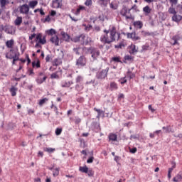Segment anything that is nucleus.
I'll return each mask as SVG.
<instances>
[{"mask_svg": "<svg viewBox=\"0 0 182 182\" xmlns=\"http://www.w3.org/2000/svg\"><path fill=\"white\" fill-rule=\"evenodd\" d=\"M104 34L100 36V42L106 45H110L112 42L116 41V36H117V41H120V33L117 32V29L114 26H110L109 30L105 29L103 31Z\"/></svg>", "mask_w": 182, "mask_h": 182, "instance_id": "f257e3e1", "label": "nucleus"}, {"mask_svg": "<svg viewBox=\"0 0 182 182\" xmlns=\"http://www.w3.org/2000/svg\"><path fill=\"white\" fill-rule=\"evenodd\" d=\"M75 42H80L81 45H89L92 42V38L85 36V34H81L80 36H77L74 38Z\"/></svg>", "mask_w": 182, "mask_h": 182, "instance_id": "f03ea898", "label": "nucleus"}, {"mask_svg": "<svg viewBox=\"0 0 182 182\" xmlns=\"http://www.w3.org/2000/svg\"><path fill=\"white\" fill-rule=\"evenodd\" d=\"M120 15H122V16H125L126 19H131V20L134 19V16H133V15H132L131 13L129 14V9H127V7L126 6H124L121 9Z\"/></svg>", "mask_w": 182, "mask_h": 182, "instance_id": "7ed1b4c3", "label": "nucleus"}, {"mask_svg": "<svg viewBox=\"0 0 182 182\" xmlns=\"http://www.w3.org/2000/svg\"><path fill=\"white\" fill-rule=\"evenodd\" d=\"M19 50L18 48H11L10 50L6 53V59H12V58H15V56L19 55Z\"/></svg>", "mask_w": 182, "mask_h": 182, "instance_id": "20e7f679", "label": "nucleus"}, {"mask_svg": "<svg viewBox=\"0 0 182 182\" xmlns=\"http://www.w3.org/2000/svg\"><path fill=\"white\" fill-rule=\"evenodd\" d=\"M89 50L91 53L92 58L96 60L100 56V50L95 48H90Z\"/></svg>", "mask_w": 182, "mask_h": 182, "instance_id": "39448f33", "label": "nucleus"}, {"mask_svg": "<svg viewBox=\"0 0 182 182\" xmlns=\"http://www.w3.org/2000/svg\"><path fill=\"white\" fill-rule=\"evenodd\" d=\"M35 42L41 43V45L46 44V36H43L42 33H39L36 35Z\"/></svg>", "mask_w": 182, "mask_h": 182, "instance_id": "423d86ee", "label": "nucleus"}, {"mask_svg": "<svg viewBox=\"0 0 182 182\" xmlns=\"http://www.w3.org/2000/svg\"><path fill=\"white\" fill-rule=\"evenodd\" d=\"M109 72V68L97 73V79H106L107 77V73Z\"/></svg>", "mask_w": 182, "mask_h": 182, "instance_id": "0eeeda50", "label": "nucleus"}, {"mask_svg": "<svg viewBox=\"0 0 182 182\" xmlns=\"http://www.w3.org/2000/svg\"><path fill=\"white\" fill-rule=\"evenodd\" d=\"M86 57L85 55H81L76 60V66H86Z\"/></svg>", "mask_w": 182, "mask_h": 182, "instance_id": "6e6552de", "label": "nucleus"}, {"mask_svg": "<svg viewBox=\"0 0 182 182\" xmlns=\"http://www.w3.org/2000/svg\"><path fill=\"white\" fill-rule=\"evenodd\" d=\"M19 12L23 15H28V14H29V6L28 4H23L20 6Z\"/></svg>", "mask_w": 182, "mask_h": 182, "instance_id": "1a4fd4ad", "label": "nucleus"}, {"mask_svg": "<svg viewBox=\"0 0 182 182\" xmlns=\"http://www.w3.org/2000/svg\"><path fill=\"white\" fill-rule=\"evenodd\" d=\"M13 28H14V27H12V26H4V25L0 26L1 32H2V31H5V32H6V33L12 34V33H13L12 29Z\"/></svg>", "mask_w": 182, "mask_h": 182, "instance_id": "9d476101", "label": "nucleus"}, {"mask_svg": "<svg viewBox=\"0 0 182 182\" xmlns=\"http://www.w3.org/2000/svg\"><path fill=\"white\" fill-rule=\"evenodd\" d=\"M128 39H132V41H140V37H139L136 32L127 33Z\"/></svg>", "mask_w": 182, "mask_h": 182, "instance_id": "9b49d317", "label": "nucleus"}, {"mask_svg": "<svg viewBox=\"0 0 182 182\" xmlns=\"http://www.w3.org/2000/svg\"><path fill=\"white\" fill-rule=\"evenodd\" d=\"M50 42H51V43H53V45H55V46H59V37H58V36L56 35L53 36L50 39Z\"/></svg>", "mask_w": 182, "mask_h": 182, "instance_id": "f8f14e48", "label": "nucleus"}, {"mask_svg": "<svg viewBox=\"0 0 182 182\" xmlns=\"http://www.w3.org/2000/svg\"><path fill=\"white\" fill-rule=\"evenodd\" d=\"M127 43H126V40L122 39L119 44L115 45L114 48L115 49H123V48H124L126 46Z\"/></svg>", "mask_w": 182, "mask_h": 182, "instance_id": "ddd939ff", "label": "nucleus"}, {"mask_svg": "<svg viewBox=\"0 0 182 182\" xmlns=\"http://www.w3.org/2000/svg\"><path fill=\"white\" fill-rule=\"evenodd\" d=\"M173 182H181L182 181V172H178V173L173 177Z\"/></svg>", "mask_w": 182, "mask_h": 182, "instance_id": "4468645a", "label": "nucleus"}, {"mask_svg": "<svg viewBox=\"0 0 182 182\" xmlns=\"http://www.w3.org/2000/svg\"><path fill=\"white\" fill-rule=\"evenodd\" d=\"M73 85V81H63L61 82V87H70Z\"/></svg>", "mask_w": 182, "mask_h": 182, "instance_id": "2eb2a0df", "label": "nucleus"}, {"mask_svg": "<svg viewBox=\"0 0 182 182\" xmlns=\"http://www.w3.org/2000/svg\"><path fill=\"white\" fill-rule=\"evenodd\" d=\"M129 52L131 55H133L134 53H137V49L136 48V46L132 44L129 47Z\"/></svg>", "mask_w": 182, "mask_h": 182, "instance_id": "dca6fc26", "label": "nucleus"}, {"mask_svg": "<svg viewBox=\"0 0 182 182\" xmlns=\"http://www.w3.org/2000/svg\"><path fill=\"white\" fill-rule=\"evenodd\" d=\"M125 77H129V80L134 79V77H136V74L129 69L127 72V76Z\"/></svg>", "mask_w": 182, "mask_h": 182, "instance_id": "f3484780", "label": "nucleus"}, {"mask_svg": "<svg viewBox=\"0 0 182 182\" xmlns=\"http://www.w3.org/2000/svg\"><path fill=\"white\" fill-rule=\"evenodd\" d=\"M32 68L39 69V68H41V60H39V59H37L36 60L33 61Z\"/></svg>", "mask_w": 182, "mask_h": 182, "instance_id": "a211bd4d", "label": "nucleus"}, {"mask_svg": "<svg viewBox=\"0 0 182 182\" xmlns=\"http://www.w3.org/2000/svg\"><path fill=\"white\" fill-rule=\"evenodd\" d=\"M182 19V16L177 14V13L176 14H173V16H172V21H173V22H180V21H181Z\"/></svg>", "mask_w": 182, "mask_h": 182, "instance_id": "6ab92c4d", "label": "nucleus"}, {"mask_svg": "<svg viewBox=\"0 0 182 182\" xmlns=\"http://www.w3.org/2000/svg\"><path fill=\"white\" fill-rule=\"evenodd\" d=\"M134 28H137L138 29H141L143 28V22L140 21H136L133 23Z\"/></svg>", "mask_w": 182, "mask_h": 182, "instance_id": "aec40b11", "label": "nucleus"}, {"mask_svg": "<svg viewBox=\"0 0 182 182\" xmlns=\"http://www.w3.org/2000/svg\"><path fill=\"white\" fill-rule=\"evenodd\" d=\"M10 93H11V96L14 97L16 96V92H18V88L15 86H11V87L9 90Z\"/></svg>", "mask_w": 182, "mask_h": 182, "instance_id": "412c9836", "label": "nucleus"}, {"mask_svg": "<svg viewBox=\"0 0 182 182\" xmlns=\"http://www.w3.org/2000/svg\"><path fill=\"white\" fill-rule=\"evenodd\" d=\"M14 41L13 39L7 41L6 42V46L9 48V49H14Z\"/></svg>", "mask_w": 182, "mask_h": 182, "instance_id": "4be33fe9", "label": "nucleus"}, {"mask_svg": "<svg viewBox=\"0 0 182 182\" xmlns=\"http://www.w3.org/2000/svg\"><path fill=\"white\" fill-rule=\"evenodd\" d=\"M9 4V0H0V6L2 9H5V6Z\"/></svg>", "mask_w": 182, "mask_h": 182, "instance_id": "5701e85b", "label": "nucleus"}, {"mask_svg": "<svg viewBox=\"0 0 182 182\" xmlns=\"http://www.w3.org/2000/svg\"><path fill=\"white\" fill-rule=\"evenodd\" d=\"M61 36H62L63 39L64 41H65L66 42H68L69 41V39H70V36H69V34L65 33L64 31L61 32Z\"/></svg>", "mask_w": 182, "mask_h": 182, "instance_id": "b1692460", "label": "nucleus"}, {"mask_svg": "<svg viewBox=\"0 0 182 182\" xmlns=\"http://www.w3.org/2000/svg\"><path fill=\"white\" fill-rule=\"evenodd\" d=\"M109 139L111 141H117V135L114 133H110L109 134Z\"/></svg>", "mask_w": 182, "mask_h": 182, "instance_id": "393cba45", "label": "nucleus"}, {"mask_svg": "<svg viewBox=\"0 0 182 182\" xmlns=\"http://www.w3.org/2000/svg\"><path fill=\"white\" fill-rule=\"evenodd\" d=\"M14 23L16 26H21V23H22V17L18 16L14 21Z\"/></svg>", "mask_w": 182, "mask_h": 182, "instance_id": "a878e982", "label": "nucleus"}, {"mask_svg": "<svg viewBox=\"0 0 182 182\" xmlns=\"http://www.w3.org/2000/svg\"><path fill=\"white\" fill-rule=\"evenodd\" d=\"M81 11H86V7L84 6H79L75 11V15H79Z\"/></svg>", "mask_w": 182, "mask_h": 182, "instance_id": "bb28decb", "label": "nucleus"}, {"mask_svg": "<svg viewBox=\"0 0 182 182\" xmlns=\"http://www.w3.org/2000/svg\"><path fill=\"white\" fill-rule=\"evenodd\" d=\"M46 79H48V77L44 76L43 78L38 77L36 80L38 85H42V83H43Z\"/></svg>", "mask_w": 182, "mask_h": 182, "instance_id": "cd10ccee", "label": "nucleus"}, {"mask_svg": "<svg viewBox=\"0 0 182 182\" xmlns=\"http://www.w3.org/2000/svg\"><path fill=\"white\" fill-rule=\"evenodd\" d=\"M143 11L146 15H149V14H151V9H150V6H146L143 8Z\"/></svg>", "mask_w": 182, "mask_h": 182, "instance_id": "c85d7f7f", "label": "nucleus"}, {"mask_svg": "<svg viewBox=\"0 0 182 182\" xmlns=\"http://www.w3.org/2000/svg\"><path fill=\"white\" fill-rule=\"evenodd\" d=\"M38 5V1H31L29 2V8H31L32 9H35V6Z\"/></svg>", "mask_w": 182, "mask_h": 182, "instance_id": "c756f323", "label": "nucleus"}, {"mask_svg": "<svg viewBox=\"0 0 182 182\" xmlns=\"http://www.w3.org/2000/svg\"><path fill=\"white\" fill-rule=\"evenodd\" d=\"M110 87L112 90H117V89L119 88V87L117 86V83H116L115 82H110Z\"/></svg>", "mask_w": 182, "mask_h": 182, "instance_id": "7c9ffc66", "label": "nucleus"}, {"mask_svg": "<svg viewBox=\"0 0 182 182\" xmlns=\"http://www.w3.org/2000/svg\"><path fill=\"white\" fill-rule=\"evenodd\" d=\"M88 169H89V168H87V166L79 167V171H80L81 173H86L87 172Z\"/></svg>", "mask_w": 182, "mask_h": 182, "instance_id": "2f4dec72", "label": "nucleus"}, {"mask_svg": "<svg viewBox=\"0 0 182 182\" xmlns=\"http://www.w3.org/2000/svg\"><path fill=\"white\" fill-rule=\"evenodd\" d=\"M75 124H80L81 122H82V119H80L79 117L76 116L74 117V119H73Z\"/></svg>", "mask_w": 182, "mask_h": 182, "instance_id": "473e14b6", "label": "nucleus"}, {"mask_svg": "<svg viewBox=\"0 0 182 182\" xmlns=\"http://www.w3.org/2000/svg\"><path fill=\"white\" fill-rule=\"evenodd\" d=\"M168 14H171V15H175L177 14V11H176V9H174L173 6H171L168 10Z\"/></svg>", "mask_w": 182, "mask_h": 182, "instance_id": "72a5a7b5", "label": "nucleus"}, {"mask_svg": "<svg viewBox=\"0 0 182 182\" xmlns=\"http://www.w3.org/2000/svg\"><path fill=\"white\" fill-rule=\"evenodd\" d=\"M94 110L95 112H97V117H100L102 116V114H105V112H103L102 110L101 109H99L97 108H94Z\"/></svg>", "mask_w": 182, "mask_h": 182, "instance_id": "f704fd0d", "label": "nucleus"}, {"mask_svg": "<svg viewBox=\"0 0 182 182\" xmlns=\"http://www.w3.org/2000/svg\"><path fill=\"white\" fill-rule=\"evenodd\" d=\"M49 100V99L48 98H43L40 100L38 105L39 106H43V105H45V103H46V102H48Z\"/></svg>", "mask_w": 182, "mask_h": 182, "instance_id": "c9c22d12", "label": "nucleus"}, {"mask_svg": "<svg viewBox=\"0 0 182 182\" xmlns=\"http://www.w3.org/2000/svg\"><path fill=\"white\" fill-rule=\"evenodd\" d=\"M59 168H55L53 170V177H58L59 176Z\"/></svg>", "mask_w": 182, "mask_h": 182, "instance_id": "e433bc0d", "label": "nucleus"}, {"mask_svg": "<svg viewBox=\"0 0 182 182\" xmlns=\"http://www.w3.org/2000/svg\"><path fill=\"white\" fill-rule=\"evenodd\" d=\"M134 11V12H139V9L137 8V5L134 4L131 9H129L128 14H130V11Z\"/></svg>", "mask_w": 182, "mask_h": 182, "instance_id": "4c0bfd02", "label": "nucleus"}, {"mask_svg": "<svg viewBox=\"0 0 182 182\" xmlns=\"http://www.w3.org/2000/svg\"><path fill=\"white\" fill-rule=\"evenodd\" d=\"M48 35H50L51 36H53V35H56V31L55 29L51 28L47 31Z\"/></svg>", "mask_w": 182, "mask_h": 182, "instance_id": "58836bf2", "label": "nucleus"}, {"mask_svg": "<svg viewBox=\"0 0 182 182\" xmlns=\"http://www.w3.org/2000/svg\"><path fill=\"white\" fill-rule=\"evenodd\" d=\"M50 109H53L54 112L56 113V114H59V111H58V107H56L55 105H53V102H52Z\"/></svg>", "mask_w": 182, "mask_h": 182, "instance_id": "ea45409f", "label": "nucleus"}, {"mask_svg": "<svg viewBox=\"0 0 182 182\" xmlns=\"http://www.w3.org/2000/svg\"><path fill=\"white\" fill-rule=\"evenodd\" d=\"M86 174H87L89 177H93V176H95V171L92 169H88Z\"/></svg>", "mask_w": 182, "mask_h": 182, "instance_id": "a19ab883", "label": "nucleus"}, {"mask_svg": "<svg viewBox=\"0 0 182 182\" xmlns=\"http://www.w3.org/2000/svg\"><path fill=\"white\" fill-rule=\"evenodd\" d=\"M126 76L124 77H121L119 80V83H121L122 85H124V83H127V79H126Z\"/></svg>", "mask_w": 182, "mask_h": 182, "instance_id": "79ce46f5", "label": "nucleus"}, {"mask_svg": "<svg viewBox=\"0 0 182 182\" xmlns=\"http://www.w3.org/2000/svg\"><path fill=\"white\" fill-rule=\"evenodd\" d=\"M92 4L93 1L92 0H86L84 3V5H85V6H92Z\"/></svg>", "mask_w": 182, "mask_h": 182, "instance_id": "37998d69", "label": "nucleus"}, {"mask_svg": "<svg viewBox=\"0 0 182 182\" xmlns=\"http://www.w3.org/2000/svg\"><path fill=\"white\" fill-rule=\"evenodd\" d=\"M173 170H174V168H172V166L168 168V180H170V178H171V173H173Z\"/></svg>", "mask_w": 182, "mask_h": 182, "instance_id": "c03bdc74", "label": "nucleus"}, {"mask_svg": "<svg viewBox=\"0 0 182 182\" xmlns=\"http://www.w3.org/2000/svg\"><path fill=\"white\" fill-rule=\"evenodd\" d=\"M76 83H80L81 82H83V77L81 75H78L75 79Z\"/></svg>", "mask_w": 182, "mask_h": 182, "instance_id": "a18cd8bd", "label": "nucleus"}, {"mask_svg": "<svg viewBox=\"0 0 182 182\" xmlns=\"http://www.w3.org/2000/svg\"><path fill=\"white\" fill-rule=\"evenodd\" d=\"M13 60H12V65H16V62H18V60H19V55H16L14 58H12Z\"/></svg>", "mask_w": 182, "mask_h": 182, "instance_id": "49530a36", "label": "nucleus"}, {"mask_svg": "<svg viewBox=\"0 0 182 182\" xmlns=\"http://www.w3.org/2000/svg\"><path fill=\"white\" fill-rule=\"evenodd\" d=\"M169 2L171 4V6H176V5L178 4V0H169Z\"/></svg>", "mask_w": 182, "mask_h": 182, "instance_id": "de8ad7c7", "label": "nucleus"}, {"mask_svg": "<svg viewBox=\"0 0 182 182\" xmlns=\"http://www.w3.org/2000/svg\"><path fill=\"white\" fill-rule=\"evenodd\" d=\"M75 89H76V90H77L78 92L82 91V90L83 89V85L77 84V85H75Z\"/></svg>", "mask_w": 182, "mask_h": 182, "instance_id": "09e8293b", "label": "nucleus"}, {"mask_svg": "<svg viewBox=\"0 0 182 182\" xmlns=\"http://www.w3.org/2000/svg\"><path fill=\"white\" fill-rule=\"evenodd\" d=\"M120 57H113L112 58V60H113V62H117L118 63H122V60H120Z\"/></svg>", "mask_w": 182, "mask_h": 182, "instance_id": "8fccbe9b", "label": "nucleus"}, {"mask_svg": "<svg viewBox=\"0 0 182 182\" xmlns=\"http://www.w3.org/2000/svg\"><path fill=\"white\" fill-rule=\"evenodd\" d=\"M53 4L55 8H59V6H60V3L59 2V0L53 1Z\"/></svg>", "mask_w": 182, "mask_h": 182, "instance_id": "3c124183", "label": "nucleus"}, {"mask_svg": "<svg viewBox=\"0 0 182 182\" xmlns=\"http://www.w3.org/2000/svg\"><path fill=\"white\" fill-rule=\"evenodd\" d=\"M62 128H56L55 129V134L56 136H60L62 134Z\"/></svg>", "mask_w": 182, "mask_h": 182, "instance_id": "603ef678", "label": "nucleus"}, {"mask_svg": "<svg viewBox=\"0 0 182 182\" xmlns=\"http://www.w3.org/2000/svg\"><path fill=\"white\" fill-rule=\"evenodd\" d=\"M51 79H59V75H58V73H53L50 75Z\"/></svg>", "mask_w": 182, "mask_h": 182, "instance_id": "864d4df0", "label": "nucleus"}, {"mask_svg": "<svg viewBox=\"0 0 182 182\" xmlns=\"http://www.w3.org/2000/svg\"><path fill=\"white\" fill-rule=\"evenodd\" d=\"M173 39L174 40L173 43L172 44L173 46L176 45H180V43H178V38H177V37H173Z\"/></svg>", "mask_w": 182, "mask_h": 182, "instance_id": "5fc2aeb1", "label": "nucleus"}, {"mask_svg": "<svg viewBox=\"0 0 182 182\" xmlns=\"http://www.w3.org/2000/svg\"><path fill=\"white\" fill-rule=\"evenodd\" d=\"M124 60H128L129 62H132L133 60V57H132V55H125Z\"/></svg>", "mask_w": 182, "mask_h": 182, "instance_id": "6e6d98bb", "label": "nucleus"}, {"mask_svg": "<svg viewBox=\"0 0 182 182\" xmlns=\"http://www.w3.org/2000/svg\"><path fill=\"white\" fill-rule=\"evenodd\" d=\"M93 160H95V157L90 156V157L87 160V163L88 164H90L93 163Z\"/></svg>", "mask_w": 182, "mask_h": 182, "instance_id": "4d7b16f0", "label": "nucleus"}, {"mask_svg": "<svg viewBox=\"0 0 182 182\" xmlns=\"http://www.w3.org/2000/svg\"><path fill=\"white\" fill-rule=\"evenodd\" d=\"M143 50H149L150 49V46L149 44H145L142 46Z\"/></svg>", "mask_w": 182, "mask_h": 182, "instance_id": "13d9d810", "label": "nucleus"}, {"mask_svg": "<svg viewBox=\"0 0 182 182\" xmlns=\"http://www.w3.org/2000/svg\"><path fill=\"white\" fill-rule=\"evenodd\" d=\"M163 130H165V133H170V126L163 127Z\"/></svg>", "mask_w": 182, "mask_h": 182, "instance_id": "bf43d9fd", "label": "nucleus"}, {"mask_svg": "<svg viewBox=\"0 0 182 182\" xmlns=\"http://www.w3.org/2000/svg\"><path fill=\"white\" fill-rule=\"evenodd\" d=\"M46 151H48V153H53V151H55V149H53V148H46Z\"/></svg>", "mask_w": 182, "mask_h": 182, "instance_id": "052dcab7", "label": "nucleus"}, {"mask_svg": "<svg viewBox=\"0 0 182 182\" xmlns=\"http://www.w3.org/2000/svg\"><path fill=\"white\" fill-rule=\"evenodd\" d=\"M130 153H132V154H134V153L137 152V148L134 147L129 149Z\"/></svg>", "mask_w": 182, "mask_h": 182, "instance_id": "680f3d73", "label": "nucleus"}, {"mask_svg": "<svg viewBox=\"0 0 182 182\" xmlns=\"http://www.w3.org/2000/svg\"><path fill=\"white\" fill-rule=\"evenodd\" d=\"M33 113H35L34 109H28V114H29V116H31V114H33Z\"/></svg>", "mask_w": 182, "mask_h": 182, "instance_id": "e2e57ef3", "label": "nucleus"}, {"mask_svg": "<svg viewBox=\"0 0 182 182\" xmlns=\"http://www.w3.org/2000/svg\"><path fill=\"white\" fill-rule=\"evenodd\" d=\"M80 49V48H75L73 49L74 52H75L76 55H80V53H79V50Z\"/></svg>", "mask_w": 182, "mask_h": 182, "instance_id": "0e129e2a", "label": "nucleus"}, {"mask_svg": "<svg viewBox=\"0 0 182 182\" xmlns=\"http://www.w3.org/2000/svg\"><path fill=\"white\" fill-rule=\"evenodd\" d=\"M177 9H178V11H182V4H179L176 6Z\"/></svg>", "mask_w": 182, "mask_h": 182, "instance_id": "69168bd1", "label": "nucleus"}, {"mask_svg": "<svg viewBox=\"0 0 182 182\" xmlns=\"http://www.w3.org/2000/svg\"><path fill=\"white\" fill-rule=\"evenodd\" d=\"M46 62H50V55H46Z\"/></svg>", "mask_w": 182, "mask_h": 182, "instance_id": "338daca9", "label": "nucleus"}, {"mask_svg": "<svg viewBox=\"0 0 182 182\" xmlns=\"http://www.w3.org/2000/svg\"><path fill=\"white\" fill-rule=\"evenodd\" d=\"M26 58L27 59L28 65H29V63H31V58H29V55L26 54Z\"/></svg>", "mask_w": 182, "mask_h": 182, "instance_id": "774afa93", "label": "nucleus"}]
</instances>
